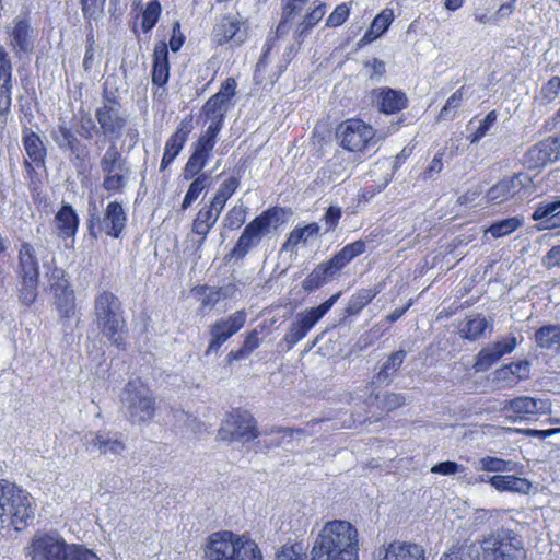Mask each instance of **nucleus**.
<instances>
[{"label":"nucleus","instance_id":"f257e3e1","mask_svg":"<svg viewBox=\"0 0 560 560\" xmlns=\"http://www.w3.org/2000/svg\"><path fill=\"white\" fill-rule=\"evenodd\" d=\"M312 560H359V533L348 521L327 522L319 532Z\"/></svg>","mask_w":560,"mask_h":560},{"label":"nucleus","instance_id":"f03ea898","mask_svg":"<svg viewBox=\"0 0 560 560\" xmlns=\"http://www.w3.org/2000/svg\"><path fill=\"white\" fill-rule=\"evenodd\" d=\"M35 506L32 495L8 480H0V533L13 528L21 532L33 521Z\"/></svg>","mask_w":560,"mask_h":560},{"label":"nucleus","instance_id":"7ed1b4c3","mask_svg":"<svg viewBox=\"0 0 560 560\" xmlns=\"http://www.w3.org/2000/svg\"><path fill=\"white\" fill-rule=\"evenodd\" d=\"M31 560H96V555L82 545L68 544L56 530L37 532L28 546Z\"/></svg>","mask_w":560,"mask_h":560},{"label":"nucleus","instance_id":"20e7f679","mask_svg":"<svg viewBox=\"0 0 560 560\" xmlns=\"http://www.w3.org/2000/svg\"><path fill=\"white\" fill-rule=\"evenodd\" d=\"M205 558L206 560H264L256 541L230 530L210 535Z\"/></svg>","mask_w":560,"mask_h":560},{"label":"nucleus","instance_id":"39448f33","mask_svg":"<svg viewBox=\"0 0 560 560\" xmlns=\"http://www.w3.org/2000/svg\"><path fill=\"white\" fill-rule=\"evenodd\" d=\"M121 412L131 424L148 423L155 413V398L139 378L129 381L120 394Z\"/></svg>","mask_w":560,"mask_h":560},{"label":"nucleus","instance_id":"423d86ee","mask_svg":"<svg viewBox=\"0 0 560 560\" xmlns=\"http://www.w3.org/2000/svg\"><path fill=\"white\" fill-rule=\"evenodd\" d=\"M95 324L101 332L117 347L122 343V318L121 303L110 291H101L94 299Z\"/></svg>","mask_w":560,"mask_h":560},{"label":"nucleus","instance_id":"0eeeda50","mask_svg":"<svg viewBox=\"0 0 560 560\" xmlns=\"http://www.w3.org/2000/svg\"><path fill=\"white\" fill-rule=\"evenodd\" d=\"M282 210L270 208L262 211L244 228L230 256L236 259H243L250 250L258 247L262 238L271 230H276L281 222Z\"/></svg>","mask_w":560,"mask_h":560},{"label":"nucleus","instance_id":"6e6552de","mask_svg":"<svg viewBox=\"0 0 560 560\" xmlns=\"http://www.w3.org/2000/svg\"><path fill=\"white\" fill-rule=\"evenodd\" d=\"M480 548L482 560H526L527 552L520 535L512 529L499 528L486 536Z\"/></svg>","mask_w":560,"mask_h":560},{"label":"nucleus","instance_id":"1a4fd4ad","mask_svg":"<svg viewBox=\"0 0 560 560\" xmlns=\"http://www.w3.org/2000/svg\"><path fill=\"white\" fill-rule=\"evenodd\" d=\"M88 228L90 235L97 238L101 233L118 238L120 237L127 222V214L118 201H110L104 213L98 211L95 201L89 202Z\"/></svg>","mask_w":560,"mask_h":560},{"label":"nucleus","instance_id":"9d476101","mask_svg":"<svg viewBox=\"0 0 560 560\" xmlns=\"http://www.w3.org/2000/svg\"><path fill=\"white\" fill-rule=\"evenodd\" d=\"M236 81L228 78L218 93L212 95L202 106V112L210 124L201 136L218 140V136L223 127L225 114L229 109V103L235 95Z\"/></svg>","mask_w":560,"mask_h":560},{"label":"nucleus","instance_id":"9b49d317","mask_svg":"<svg viewBox=\"0 0 560 560\" xmlns=\"http://www.w3.org/2000/svg\"><path fill=\"white\" fill-rule=\"evenodd\" d=\"M339 296L340 293H336L320 305L307 308L295 315L294 320L290 324L282 339V341L287 343L288 349H292L308 334V331L330 311Z\"/></svg>","mask_w":560,"mask_h":560},{"label":"nucleus","instance_id":"f8f14e48","mask_svg":"<svg viewBox=\"0 0 560 560\" xmlns=\"http://www.w3.org/2000/svg\"><path fill=\"white\" fill-rule=\"evenodd\" d=\"M336 137L341 147L350 152H363L376 144L374 129L361 119H347L341 122Z\"/></svg>","mask_w":560,"mask_h":560},{"label":"nucleus","instance_id":"ddd939ff","mask_svg":"<svg viewBox=\"0 0 560 560\" xmlns=\"http://www.w3.org/2000/svg\"><path fill=\"white\" fill-rule=\"evenodd\" d=\"M100 132L109 140H118L128 121V115L115 97L104 95L103 103L95 109Z\"/></svg>","mask_w":560,"mask_h":560},{"label":"nucleus","instance_id":"4468645a","mask_svg":"<svg viewBox=\"0 0 560 560\" xmlns=\"http://www.w3.org/2000/svg\"><path fill=\"white\" fill-rule=\"evenodd\" d=\"M258 435L259 432L253 416L248 411L240 409L229 412L218 430V439L228 442H248Z\"/></svg>","mask_w":560,"mask_h":560},{"label":"nucleus","instance_id":"2eb2a0df","mask_svg":"<svg viewBox=\"0 0 560 560\" xmlns=\"http://www.w3.org/2000/svg\"><path fill=\"white\" fill-rule=\"evenodd\" d=\"M49 290L54 295V304L60 317L70 318L75 311V295L63 269L49 267L46 272Z\"/></svg>","mask_w":560,"mask_h":560},{"label":"nucleus","instance_id":"dca6fc26","mask_svg":"<svg viewBox=\"0 0 560 560\" xmlns=\"http://www.w3.org/2000/svg\"><path fill=\"white\" fill-rule=\"evenodd\" d=\"M50 137L62 152L68 153L70 161L74 165L85 163L89 158V150L77 137L66 119H59L57 126L51 130Z\"/></svg>","mask_w":560,"mask_h":560},{"label":"nucleus","instance_id":"f3484780","mask_svg":"<svg viewBox=\"0 0 560 560\" xmlns=\"http://www.w3.org/2000/svg\"><path fill=\"white\" fill-rule=\"evenodd\" d=\"M532 178L526 173H517L494 184L486 194L488 203L500 205L515 196L530 194Z\"/></svg>","mask_w":560,"mask_h":560},{"label":"nucleus","instance_id":"a211bd4d","mask_svg":"<svg viewBox=\"0 0 560 560\" xmlns=\"http://www.w3.org/2000/svg\"><path fill=\"white\" fill-rule=\"evenodd\" d=\"M21 141L27 155V159L23 162V166L33 185L37 175L36 168L45 166L47 155L46 147L40 136L28 127L22 128Z\"/></svg>","mask_w":560,"mask_h":560},{"label":"nucleus","instance_id":"6ab92c4d","mask_svg":"<svg viewBox=\"0 0 560 560\" xmlns=\"http://www.w3.org/2000/svg\"><path fill=\"white\" fill-rule=\"evenodd\" d=\"M212 35L220 46L229 43L241 45L247 38L246 22L238 13H228L215 23Z\"/></svg>","mask_w":560,"mask_h":560},{"label":"nucleus","instance_id":"aec40b11","mask_svg":"<svg viewBox=\"0 0 560 560\" xmlns=\"http://www.w3.org/2000/svg\"><path fill=\"white\" fill-rule=\"evenodd\" d=\"M246 319L247 314L245 311L241 310L231 314L228 318L219 319L211 325V340L206 350V354L209 355L213 352H218L225 341L244 327Z\"/></svg>","mask_w":560,"mask_h":560},{"label":"nucleus","instance_id":"412c9836","mask_svg":"<svg viewBox=\"0 0 560 560\" xmlns=\"http://www.w3.org/2000/svg\"><path fill=\"white\" fill-rule=\"evenodd\" d=\"M373 560H425V552L418 544L394 540L377 548Z\"/></svg>","mask_w":560,"mask_h":560},{"label":"nucleus","instance_id":"4be33fe9","mask_svg":"<svg viewBox=\"0 0 560 560\" xmlns=\"http://www.w3.org/2000/svg\"><path fill=\"white\" fill-rule=\"evenodd\" d=\"M215 144L217 140L200 135L192 144V153L184 167V179L189 180L201 174L200 172L208 164Z\"/></svg>","mask_w":560,"mask_h":560},{"label":"nucleus","instance_id":"5701e85b","mask_svg":"<svg viewBox=\"0 0 560 560\" xmlns=\"http://www.w3.org/2000/svg\"><path fill=\"white\" fill-rule=\"evenodd\" d=\"M82 443L88 452L98 451L102 455H120L126 446L125 443L104 431L89 432L82 438Z\"/></svg>","mask_w":560,"mask_h":560},{"label":"nucleus","instance_id":"b1692460","mask_svg":"<svg viewBox=\"0 0 560 560\" xmlns=\"http://www.w3.org/2000/svg\"><path fill=\"white\" fill-rule=\"evenodd\" d=\"M192 129L191 120H182L176 131L168 138L165 144L164 154L160 168L165 171L176 159L187 142L188 136Z\"/></svg>","mask_w":560,"mask_h":560},{"label":"nucleus","instance_id":"393cba45","mask_svg":"<svg viewBox=\"0 0 560 560\" xmlns=\"http://www.w3.org/2000/svg\"><path fill=\"white\" fill-rule=\"evenodd\" d=\"M547 408V401L542 399L520 396L514 399L505 400L502 410H511L517 415L520 419H526L530 416L545 413Z\"/></svg>","mask_w":560,"mask_h":560},{"label":"nucleus","instance_id":"a878e982","mask_svg":"<svg viewBox=\"0 0 560 560\" xmlns=\"http://www.w3.org/2000/svg\"><path fill=\"white\" fill-rule=\"evenodd\" d=\"M11 60L8 52L0 47V114L7 113L11 106Z\"/></svg>","mask_w":560,"mask_h":560},{"label":"nucleus","instance_id":"bb28decb","mask_svg":"<svg viewBox=\"0 0 560 560\" xmlns=\"http://www.w3.org/2000/svg\"><path fill=\"white\" fill-rule=\"evenodd\" d=\"M365 250L366 243L362 240H358L353 243L347 244L338 253H336L329 260L325 262L332 272V275L335 276L354 258L362 255Z\"/></svg>","mask_w":560,"mask_h":560},{"label":"nucleus","instance_id":"cd10ccee","mask_svg":"<svg viewBox=\"0 0 560 560\" xmlns=\"http://www.w3.org/2000/svg\"><path fill=\"white\" fill-rule=\"evenodd\" d=\"M170 78V62L167 44L161 40L155 44L153 50V70L152 82L158 86H163Z\"/></svg>","mask_w":560,"mask_h":560},{"label":"nucleus","instance_id":"c85d7f7f","mask_svg":"<svg viewBox=\"0 0 560 560\" xmlns=\"http://www.w3.org/2000/svg\"><path fill=\"white\" fill-rule=\"evenodd\" d=\"M488 482L499 492H513L527 494L532 489V482L523 477L514 475H494Z\"/></svg>","mask_w":560,"mask_h":560},{"label":"nucleus","instance_id":"c756f323","mask_svg":"<svg viewBox=\"0 0 560 560\" xmlns=\"http://www.w3.org/2000/svg\"><path fill=\"white\" fill-rule=\"evenodd\" d=\"M18 276L19 277H39V264L36 250L28 242H22L18 254Z\"/></svg>","mask_w":560,"mask_h":560},{"label":"nucleus","instance_id":"7c9ffc66","mask_svg":"<svg viewBox=\"0 0 560 560\" xmlns=\"http://www.w3.org/2000/svg\"><path fill=\"white\" fill-rule=\"evenodd\" d=\"M79 217L69 203H65L55 215L58 236L61 238L73 237L79 229Z\"/></svg>","mask_w":560,"mask_h":560},{"label":"nucleus","instance_id":"2f4dec72","mask_svg":"<svg viewBox=\"0 0 560 560\" xmlns=\"http://www.w3.org/2000/svg\"><path fill=\"white\" fill-rule=\"evenodd\" d=\"M220 215L221 214L208 203H206L202 208L199 209L191 224V232L201 237L198 247L203 245L207 235L215 225Z\"/></svg>","mask_w":560,"mask_h":560},{"label":"nucleus","instance_id":"473e14b6","mask_svg":"<svg viewBox=\"0 0 560 560\" xmlns=\"http://www.w3.org/2000/svg\"><path fill=\"white\" fill-rule=\"evenodd\" d=\"M32 28L26 19L18 16L10 33L11 46L16 52H28L33 49Z\"/></svg>","mask_w":560,"mask_h":560},{"label":"nucleus","instance_id":"72a5a7b5","mask_svg":"<svg viewBox=\"0 0 560 560\" xmlns=\"http://www.w3.org/2000/svg\"><path fill=\"white\" fill-rule=\"evenodd\" d=\"M538 221L541 230L560 228V199L550 202L539 203L532 215Z\"/></svg>","mask_w":560,"mask_h":560},{"label":"nucleus","instance_id":"f704fd0d","mask_svg":"<svg viewBox=\"0 0 560 560\" xmlns=\"http://www.w3.org/2000/svg\"><path fill=\"white\" fill-rule=\"evenodd\" d=\"M405 358L406 351L401 349L388 355L377 374L374 375L371 384L376 386L388 385L393 381L394 375L400 369Z\"/></svg>","mask_w":560,"mask_h":560},{"label":"nucleus","instance_id":"c9c22d12","mask_svg":"<svg viewBox=\"0 0 560 560\" xmlns=\"http://www.w3.org/2000/svg\"><path fill=\"white\" fill-rule=\"evenodd\" d=\"M555 161H557V155L553 154L552 144L548 139L530 147L525 154V163L530 168H537Z\"/></svg>","mask_w":560,"mask_h":560},{"label":"nucleus","instance_id":"e433bc0d","mask_svg":"<svg viewBox=\"0 0 560 560\" xmlns=\"http://www.w3.org/2000/svg\"><path fill=\"white\" fill-rule=\"evenodd\" d=\"M100 165L103 174L131 173L127 160L122 156L115 142L106 149Z\"/></svg>","mask_w":560,"mask_h":560},{"label":"nucleus","instance_id":"4c0bfd02","mask_svg":"<svg viewBox=\"0 0 560 560\" xmlns=\"http://www.w3.org/2000/svg\"><path fill=\"white\" fill-rule=\"evenodd\" d=\"M377 103L381 112L395 114L407 107L408 98L404 92L387 88L380 91Z\"/></svg>","mask_w":560,"mask_h":560},{"label":"nucleus","instance_id":"58836bf2","mask_svg":"<svg viewBox=\"0 0 560 560\" xmlns=\"http://www.w3.org/2000/svg\"><path fill=\"white\" fill-rule=\"evenodd\" d=\"M319 232V225L315 222L306 224L305 226L294 228L287 241L281 247V252H290L296 254V247L299 244H306L310 237L317 235Z\"/></svg>","mask_w":560,"mask_h":560},{"label":"nucleus","instance_id":"ea45409f","mask_svg":"<svg viewBox=\"0 0 560 560\" xmlns=\"http://www.w3.org/2000/svg\"><path fill=\"white\" fill-rule=\"evenodd\" d=\"M535 342L538 348L550 351L560 350V325H544L535 332Z\"/></svg>","mask_w":560,"mask_h":560},{"label":"nucleus","instance_id":"a19ab883","mask_svg":"<svg viewBox=\"0 0 560 560\" xmlns=\"http://www.w3.org/2000/svg\"><path fill=\"white\" fill-rule=\"evenodd\" d=\"M326 13V5L322 2H319L315 8L305 14L303 20L298 23L295 32H294V38L300 45L304 38L307 36L310 31L318 24L319 21L324 18Z\"/></svg>","mask_w":560,"mask_h":560},{"label":"nucleus","instance_id":"79ce46f5","mask_svg":"<svg viewBox=\"0 0 560 560\" xmlns=\"http://www.w3.org/2000/svg\"><path fill=\"white\" fill-rule=\"evenodd\" d=\"M488 328H491V325L486 317L481 315L467 317L459 327V336L463 339L475 341L479 339Z\"/></svg>","mask_w":560,"mask_h":560},{"label":"nucleus","instance_id":"37998d69","mask_svg":"<svg viewBox=\"0 0 560 560\" xmlns=\"http://www.w3.org/2000/svg\"><path fill=\"white\" fill-rule=\"evenodd\" d=\"M440 560H480V548L470 540L454 545Z\"/></svg>","mask_w":560,"mask_h":560},{"label":"nucleus","instance_id":"c03bdc74","mask_svg":"<svg viewBox=\"0 0 560 560\" xmlns=\"http://www.w3.org/2000/svg\"><path fill=\"white\" fill-rule=\"evenodd\" d=\"M381 291V284L375 285L374 288L359 290L350 298L346 307V313L348 315L359 314Z\"/></svg>","mask_w":560,"mask_h":560},{"label":"nucleus","instance_id":"a18cd8bd","mask_svg":"<svg viewBox=\"0 0 560 560\" xmlns=\"http://www.w3.org/2000/svg\"><path fill=\"white\" fill-rule=\"evenodd\" d=\"M394 21V12L392 9H384L377 14L371 23L370 28L364 34V39L372 42L382 36Z\"/></svg>","mask_w":560,"mask_h":560},{"label":"nucleus","instance_id":"49530a36","mask_svg":"<svg viewBox=\"0 0 560 560\" xmlns=\"http://www.w3.org/2000/svg\"><path fill=\"white\" fill-rule=\"evenodd\" d=\"M476 468L488 472H514L517 464L499 457L485 456L478 460Z\"/></svg>","mask_w":560,"mask_h":560},{"label":"nucleus","instance_id":"de8ad7c7","mask_svg":"<svg viewBox=\"0 0 560 560\" xmlns=\"http://www.w3.org/2000/svg\"><path fill=\"white\" fill-rule=\"evenodd\" d=\"M334 275L326 262L317 265L314 270L303 280L302 287L305 291L312 292L320 288Z\"/></svg>","mask_w":560,"mask_h":560},{"label":"nucleus","instance_id":"09e8293b","mask_svg":"<svg viewBox=\"0 0 560 560\" xmlns=\"http://www.w3.org/2000/svg\"><path fill=\"white\" fill-rule=\"evenodd\" d=\"M210 176L207 173H202L189 185V188L183 199L182 210L188 209L200 196V194L209 186Z\"/></svg>","mask_w":560,"mask_h":560},{"label":"nucleus","instance_id":"8fccbe9b","mask_svg":"<svg viewBox=\"0 0 560 560\" xmlns=\"http://www.w3.org/2000/svg\"><path fill=\"white\" fill-rule=\"evenodd\" d=\"M19 299L25 306H31L35 303L38 294V278L19 277Z\"/></svg>","mask_w":560,"mask_h":560},{"label":"nucleus","instance_id":"3c124183","mask_svg":"<svg viewBox=\"0 0 560 560\" xmlns=\"http://www.w3.org/2000/svg\"><path fill=\"white\" fill-rule=\"evenodd\" d=\"M523 225V220L517 217L503 219L492 223L486 233H490L494 238L503 237L512 234Z\"/></svg>","mask_w":560,"mask_h":560},{"label":"nucleus","instance_id":"603ef678","mask_svg":"<svg viewBox=\"0 0 560 560\" xmlns=\"http://www.w3.org/2000/svg\"><path fill=\"white\" fill-rule=\"evenodd\" d=\"M247 208L242 201L232 207L223 219V225L230 231L240 229L246 221Z\"/></svg>","mask_w":560,"mask_h":560},{"label":"nucleus","instance_id":"864d4df0","mask_svg":"<svg viewBox=\"0 0 560 560\" xmlns=\"http://www.w3.org/2000/svg\"><path fill=\"white\" fill-rule=\"evenodd\" d=\"M74 119L77 120L78 132L84 139L90 140L94 135L100 132V127H96V124L89 112L80 110Z\"/></svg>","mask_w":560,"mask_h":560},{"label":"nucleus","instance_id":"5fc2aeb1","mask_svg":"<svg viewBox=\"0 0 560 560\" xmlns=\"http://www.w3.org/2000/svg\"><path fill=\"white\" fill-rule=\"evenodd\" d=\"M501 358L491 345L482 348L476 357L474 369L476 372H486Z\"/></svg>","mask_w":560,"mask_h":560},{"label":"nucleus","instance_id":"6e6d98bb","mask_svg":"<svg viewBox=\"0 0 560 560\" xmlns=\"http://www.w3.org/2000/svg\"><path fill=\"white\" fill-rule=\"evenodd\" d=\"M161 4L158 0H151L147 3L142 13L141 27L144 33L150 32L158 23L161 15Z\"/></svg>","mask_w":560,"mask_h":560},{"label":"nucleus","instance_id":"4d7b16f0","mask_svg":"<svg viewBox=\"0 0 560 560\" xmlns=\"http://www.w3.org/2000/svg\"><path fill=\"white\" fill-rule=\"evenodd\" d=\"M130 173L104 174L103 188L112 194L121 191L128 182Z\"/></svg>","mask_w":560,"mask_h":560},{"label":"nucleus","instance_id":"13d9d810","mask_svg":"<svg viewBox=\"0 0 560 560\" xmlns=\"http://www.w3.org/2000/svg\"><path fill=\"white\" fill-rule=\"evenodd\" d=\"M106 0H80L82 14L89 22L98 19L104 10Z\"/></svg>","mask_w":560,"mask_h":560},{"label":"nucleus","instance_id":"bf43d9fd","mask_svg":"<svg viewBox=\"0 0 560 560\" xmlns=\"http://www.w3.org/2000/svg\"><path fill=\"white\" fill-rule=\"evenodd\" d=\"M463 101V91L462 89L455 91L446 101V104L443 106L439 114L440 120H446L454 117L455 110L460 106Z\"/></svg>","mask_w":560,"mask_h":560},{"label":"nucleus","instance_id":"052dcab7","mask_svg":"<svg viewBox=\"0 0 560 560\" xmlns=\"http://www.w3.org/2000/svg\"><path fill=\"white\" fill-rule=\"evenodd\" d=\"M497 113L495 110H491L487 114V116L480 121L479 127L476 129L474 133L468 136V139L471 143H476L480 141L490 130V128L497 121Z\"/></svg>","mask_w":560,"mask_h":560},{"label":"nucleus","instance_id":"680f3d73","mask_svg":"<svg viewBox=\"0 0 560 560\" xmlns=\"http://www.w3.org/2000/svg\"><path fill=\"white\" fill-rule=\"evenodd\" d=\"M560 92V78L552 77L540 90V97L542 103L549 104L556 100Z\"/></svg>","mask_w":560,"mask_h":560},{"label":"nucleus","instance_id":"e2e57ef3","mask_svg":"<svg viewBox=\"0 0 560 560\" xmlns=\"http://www.w3.org/2000/svg\"><path fill=\"white\" fill-rule=\"evenodd\" d=\"M350 13V8L347 3L338 4L335 10L329 14L326 20V26L328 27H337L342 25L348 19Z\"/></svg>","mask_w":560,"mask_h":560},{"label":"nucleus","instance_id":"0e129e2a","mask_svg":"<svg viewBox=\"0 0 560 560\" xmlns=\"http://www.w3.org/2000/svg\"><path fill=\"white\" fill-rule=\"evenodd\" d=\"M341 215H342V210L339 206H330L326 210V212L323 217V221L325 224V231L326 232L334 231L337 228Z\"/></svg>","mask_w":560,"mask_h":560},{"label":"nucleus","instance_id":"69168bd1","mask_svg":"<svg viewBox=\"0 0 560 560\" xmlns=\"http://www.w3.org/2000/svg\"><path fill=\"white\" fill-rule=\"evenodd\" d=\"M465 471V467L451 460L442 462L431 468V472L443 476H451Z\"/></svg>","mask_w":560,"mask_h":560},{"label":"nucleus","instance_id":"338daca9","mask_svg":"<svg viewBox=\"0 0 560 560\" xmlns=\"http://www.w3.org/2000/svg\"><path fill=\"white\" fill-rule=\"evenodd\" d=\"M492 348L498 352L499 357L502 358L505 354L512 353L517 346V339L515 336L510 335L501 340L491 343Z\"/></svg>","mask_w":560,"mask_h":560},{"label":"nucleus","instance_id":"774afa93","mask_svg":"<svg viewBox=\"0 0 560 560\" xmlns=\"http://www.w3.org/2000/svg\"><path fill=\"white\" fill-rule=\"evenodd\" d=\"M276 560H306V555L303 553L301 546H284L276 555Z\"/></svg>","mask_w":560,"mask_h":560}]
</instances>
